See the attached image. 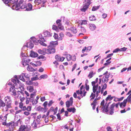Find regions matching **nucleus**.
<instances>
[{"mask_svg":"<svg viewBox=\"0 0 131 131\" xmlns=\"http://www.w3.org/2000/svg\"><path fill=\"white\" fill-rule=\"evenodd\" d=\"M111 102H110L107 104L106 103L105 104V100H103L101 103V106L100 107L101 108L102 111H105L106 112H107L109 111V114L112 115L114 113V103L111 105L108 108L109 104Z\"/></svg>","mask_w":131,"mask_h":131,"instance_id":"f257e3e1","label":"nucleus"},{"mask_svg":"<svg viewBox=\"0 0 131 131\" xmlns=\"http://www.w3.org/2000/svg\"><path fill=\"white\" fill-rule=\"evenodd\" d=\"M12 82L15 85H14V87L16 86L17 89L19 88L20 89V90L21 91H23L24 90V85L22 84L17 79H13L12 80Z\"/></svg>","mask_w":131,"mask_h":131,"instance_id":"f03ea898","label":"nucleus"},{"mask_svg":"<svg viewBox=\"0 0 131 131\" xmlns=\"http://www.w3.org/2000/svg\"><path fill=\"white\" fill-rule=\"evenodd\" d=\"M93 86L92 90L93 92L95 93L96 92V97H97L99 95V93L101 92V87L100 86H98V84L97 83L96 85H92Z\"/></svg>","mask_w":131,"mask_h":131,"instance_id":"7ed1b4c3","label":"nucleus"},{"mask_svg":"<svg viewBox=\"0 0 131 131\" xmlns=\"http://www.w3.org/2000/svg\"><path fill=\"white\" fill-rule=\"evenodd\" d=\"M22 102L21 101V102L19 103V107L22 110V111H25L27 110L28 112L30 111L31 110V107L30 106H28L26 107V106H23V104Z\"/></svg>","mask_w":131,"mask_h":131,"instance_id":"20e7f679","label":"nucleus"},{"mask_svg":"<svg viewBox=\"0 0 131 131\" xmlns=\"http://www.w3.org/2000/svg\"><path fill=\"white\" fill-rule=\"evenodd\" d=\"M17 91V97L19 99L20 101L23 102L25 99V98L24 97V93L22 92V91Z\"/></svg>","mask_w":131,"mask_h":131,"instance_id":"39448f33","label":"nucleus"},{"mask_svg":"<svg viewBox=\"0 0 131 131\" xmlns=\"http://www.w3.org/2000/svg\"><path fill=\"white\" fill-rule=\"evenodd\" d=\"M30 127L24 125H21L19 129V131H30Z\"/></svg>","mask_w":131,"mask_h":131,"instance_id":"423d86ee","label":"nucleus"},{"mask_svg":"<svg viewBox=\"0 0 131 131\" xmlns=\"http://www.w3.org/2000/svg\"><path fill=\"white\" fill-rule=\"evenodd\" d=\"M48 49L46 50V52L48 54L54 53L55 52V49L54 47L48 46Z\"/></svg>","mask_w":131,"mask_h":131,"instance_id":"0eeeda50","label":"nucleus"},{"mask_svg":"<svg viewBox=\"0 0 131 131\" xmlns=\"http://www.w3.org/2000/svg\"><path fill=\"white\" fill-rule=\"evenodd\" d=\"M6 104L11 105L12 102V100L10 96H7L4 98Z\"/></svg>","mask_w":131,"mask_h":131,"instance_id":"6e6552de","label":"nucleus"},{"mask_svg":"<svg viewBox=\"0 0 131 131\" xmlns=\"http://www.w3.org/2000/svg\"><path fill=\"white\" fill-rule=\"evenodd\" d=\"M55 59L59 62H62L65 59L64 57H61L60 55L57 54L55 56Z\"/></svg>","mask_w":131,"mask_h":131,"instance_id":"1a4fd4ad","label":"nucleus"},{"mask_svg":"<svg viewBox=\"0 0 131 131\" xmlns=\"http://www.w3.org/2000/svg\"><path fill=\"white\" fill-rule=\"evenodd\" d=\"M20 4H21V1H19L17 4L13 5L12 6L13 9L16 10H18L20 8Z\"/></svg>","mask_w":131,"mask_h":131,"instance_id":"9d476101","label":"nucleus"},{"mask_svg":"<svg viewBox=\"0 0 131 131\" xmlns=\"http://www.w3.org/2000/svg\"><path fill=\"white\" fill-rule=\"evenodd\" d=\"M37 110L39 111L40 112L44 113L46 112L48 110L47 108H43L41 106H39L37 108Z\"/></svg>","mask_w":131,"mask_h":131,"instance_id":"9b49d317","label":"nucleus"},{"mask_svg":"<svg viewBox=\"0 0 131 131\" xmlns=\"http://www.w3.org/2000/svg\"><path fill=\"white\" fill-rule=\"evenodd\" d=\"M8 114H6L4 117L2 115H1V118L0 121L2 123H6L7 116Z\"/></svg>","mask_w":131,"mask_h":131,"instance_id":"f8f14e48","label":"nucleus"},{"mask_svg":"<svg viewBox=\"0 0 131 131\" xmlns=\"http://www.w3.org/2000/svg\"><path fill=\"white\" fill-rule=\"evenodd\" d=\"M90 5V4L89 2L88 3H85L83 7L81 9V10L82 12H85L87 9Z\"/></svg>","mask_w":131,"mask_h":131,"instance_id":"ddd939ff","label":"nucleus"},{"mask_svg":"<svg viewBox=\"0 0 131 131\" xmlns=\"http://www.w3.org/2000/svg\"><path fill=\"white\" fill-rule=\"evenodd\" d=\"M99 98L95 99L94 100L92 103L91 104V105H93L92 107V109L93 110H94L95 109V106L97 104V101L99 99Z\"/></svg>","mask_w":131,"mask_h":131,"instance_id":"4468645a","label":"nucleus"},{"mask_svg":"<svg viewBox=\"0 0 131 131\" xmlns=\"http://www.w3.org/2000/svg\"><path fill=\"white\" fill-rule=\"evenodd\" d=\"M27 89L30 92H33V93H36V89H34L33 86H30L27 87Z\"/></svg>","mask_w":131,"mask_h":131,"instance_id":"2eb2a0df","label":"nucleus"},{"mask_svg":"<svg viewBox=\"0 0 131 131\" xmlns=\"http://www.w3.org/2000/svg\"><path fill=\"white\" fill-rule=\"evenodd\" d=\"M3 109H2V111H7L8 110V108H11L12 107L11 105H9V106L8 104H6V106L2 107Z\"/></svg>","mask_w":131,"mask_h":131,"instance_id":"dca6fc26","label":"nucleus"},{"mask_svg":"<svg viewBox=\"0 0 131 131\" xmlns=\"http://www.w3.org/2000/svg\"><path fill=\"white\" fill-rule=\"evenodd\" d=\"M58 44L57 41H51L50 42L49 46L55 48L56 46Z\"/></svg>","mask_w":131,"mask_h":131,"instance_id":"f3484780","label":"nucleus"},{"mask_svg":"<svg viewBox=\"0 0 131 131\" xmlns=\"http://www.w3.org/2000/svg\"><path fill=\"white\" fill-rule=\"evenodd\" d=\"M14 88V87H11L9 89V92H11L12 93V95L15 96L17 95L16 92V90Z\"/></svg>","mask_w":131,"mask_h":131,"instance_id":"a211bd4d","label":"nucleus"},{"mask_svg":"<svg viewBox=\"0 0 131 131\" xmlns=\"http://www.w3.org/2000/svg\"><path fill=\"white\" fill-rule=\"evenodd\" d=\"M96 26L94 24H89V28L91 30H94L96 29Z\"/></svg>","mask_w":131,"mask_h":131,"instance_id":"6ab92c4d","label":"nucleus"},{"mask_svg":"<svg viewBox=\"0 0 131 131\" xmlns=\"http://www.w3.org/2000/svg\"><path fill=\"white\" fill-rule=\"evenodd\" d=\"M30 56L31 57H37L38 54L37 53L31 51Z\"/></svg>","mask_w":131,"mask_h":131,"instance_id":"aec40b11","label":"nucleus"},{"mask_svg":"<svg viewBox=\"0 0 131 131\" xmlns=\"http://www.w3.org/2000/svg\"><path fill=\"white\" fill-rule=\"evenodd\" d=\"M32 9V5L31 4L29 3L27 6H26V10L27 11L31 10Z\"/></svg>","mask_w":131,"mask_h":131,"instance_id":"412c9836","label":"nucleus"},{"mask_svg":"<svg viewBox=\"0 0 131 131\" xmlns=\"http://www.w3.org/2000/svg\"><path fill=\"white\" fill-rule=\"evenodd\" d=\"M26 46L28 48H32L34 47V45L32 42L30 41L27 43Z\"/></svg>","mask_w":131,"mask_h":131,"instance_id":"4be33fe9","label":"nucleus"},{"mask_svg":"<svg viewBox=\"0 0 131 131\" xmlns=\"http://www.w3.org/2000/svg\"><path fill=\"white\" fill-rule=\"evenodd\" d=\"M43 34L45 37H50L52 36V34L49 32L47 31H45L43 32Z\"/></svg>","mask_w":131,"mask_h":131,"instance_id":"5701e85b","label":"nucleus"},{"mask_svg":"<svg viewBox=\"0 0 131 131\" xmlns=\"http://www.w3.org/2000/svg\"><path fill=\"white\" fill-rule=\"evenodd\" d=\"M114 97L113 96H112L111 95H109L105 99V101L106 102L108 101H111L114 98Z\"/></svg>","mask_w":131,"mask_h":131,"instance_id":"b1692460","label":"nucleus"},{"mask_svg":"<svg viewBox=\"0 0 131 131\" xmlns=\"http://www.w3.org/2000/svg\"><path fill=\"white\" fill-rule=\"evenodd\" d=\"M27 70L29 71L34 72L36 71V69H35L32 68L31 66H28L27 68Z\"/></svg>","mask_w":131,"mask_h":131,"instance_id":"393cba45","label":"nucleus"},{"mask_svg":"<svg viewBox=\"0 0 131 131\" xmlns=\"http://www.w3.org/2000/svg\"><path fill=\"white\" fill-rule=\"evenodd\" d=\"M67 110L69 112H72L73 113H74L76 111V109L74 107H70L67 108Z\"/></svg>","mask_w":131,"mask_h":131,"instance_id":"a878e982","label":"nucleus"},{"mask_svg":"<svg viewBox=\"0 0 131 131\" xmlns=\"http://www.w3.org/2000/svg\"><path fill=\"white\" fill-rule=\"evenodd\" d=\"M72 104L73 103L72 102L68 101L66 102V106L67 107L69 108L70 106H72Z\"/></svg>","mask_w":131,"mask_h":131,"instance_id":"bb28decb","label":"nucleus"},{"mask_svg":"<svg viewBox=\"0 0 131 131\" xmlns=\"http://www.w3.org/2000/svg\"><path fill=\"white\" fill-rule=\"evenodd\" d=\"M126 100H124L123 102H121L119 104L120 106L121 107H122V106L124 107L125 106L126 103Z\"/></svg>","mask_w":131,"mask_h":131,"instance_id":"cd10ccee","label":"nucleus"},{"mask_svg":"<svg viewBox=\"0 0 131 131\" xmlns=\"http://www.w3.org/2000/svg\"><path fill=\"white\" fill-rule=\"evenodd\" d=\"M30 41L33 43H37L36 39L34 37H31L30 38Z\"/></svg>","mask_w":131,"mask_h":131,"instance_id":"c85d7f7f","label":"nucleus"},{"mask_svg":"<svg viewBox=\"0 0 131 131\" xmlns=\"http://www.w3.org/2000/svg\"><path fill=\"white\" fill-rule=\"evenodd\" d=\"M24 77V73H22L19 76V79L20 80L22 81L23 82H25V80Z\"/></svg>","mask_w":131,"mask_h":131,"instance_id":"c756f323","label":"nucleus"},{"mask_svg":"<svg viewBox=\"0 0 131 131\" xmlns=\"http://www.w3.org/2000/svg\"><path fill=\"white\" fill-rule=\"evenodd\" d=\"M70 30L74 34L76 33L77 31V29L75 27H71L70 28Z\"/></svg>","mask_w":131,"mask_h":131,"instance_id":"7c9ffc66","label":"nucleus"},{"mask_svg":"<svg viewBox=\"0 0 131 131\" xmlns=\"http://www.w3.org/2000/svg\"><path fill=\"white\" fill-rule=\"evenodd\" d=\"M66 58L68 61H69L71 59V56L69 54H67L66 55Z\"/></svg>","mask_w":131,"mask_h":131,"instance_id":"2f4dec72","label":"nucleus"},{"mask_svg":"<svg viewBox=\"0 0 131 131\" xmlns=\"http://www.w3.org/2000/svg\"><path fill=\"white\" fill-rule=\"evenodd\" d=\"M59 36L60 37H59L58 38V40H62L64 36V34L62 32H61L59 34Z\"/></svg>","mask_w":131,"mask_h":131,"instance_id":"473e14b6","label":"nucleus"},{"mask_svg":"<svg viewBox=\"0 0 131 131\" xmlns=\"http://www.w3.org/2000/svg\"><path fill=\"white\" fill-rule=\"evenodd\" d=\"M89 19L90 21H94L96 20V19L94 16L91 15L89 17Z\"/></svg>","mask_w":131,"mask_h":131,"instance_id":"72a5a7b5","label":"nucleus"},{"mask_svg":"<svg viewBox=\"0 0 131 131\" xmlns=\"http://www.w3.org/2000/svg\"><path fill=\"white\" fill-rule=\"evenodd\" d=\"M42 0H35L34 1V3L36 5H38L41 3Z\"/></svg>","mask_w":131,"mask_h":131,"instance_id":"f704fd0d","label":"nucleus"},{"mask_svg":"<svg viewBox=\"0 0 131 131\" xmlns=\"http://www.w3.org/2000/svg\"><path fill=\"white\" fill-rule=\"evenodd\" d=\"M94 74L93 71H91L88 74V77L90 79H91L93 77Z\"/></svg>","mask_w":131,"mask_h":131,"instance_id":"c9c22d12","label":"nucleus"},{"mask_svg":"<svg viewBox=\"0 0 131 131\" xmlns=\"http://www.w3.org/2000/svg\"><path fill=\"white\" fill-rule=\"evenodd\" d=\"M20 8L21 9H24L26 8V4L25 3L23 4L21 3V4H20Z\"/></svg>","mask_w":131,"mask_h":131,"instance_id":"e433bc0d","label":"nucleus"},{"mask_svg":"<svg viewBox=\"0 0 131 131\" xmlns=\"http://www.w3.org/2000/svg\"><path fill=\"white\" fill-rule=\"evenodd\" d=\"M88 21L86 20H81V25H85L87 24Z\"/></svg>","mask_w":131,"mask_h":131,"instance_id":"4c0bfd02","label":"nucleus"},{"mask_svg":"<svg viewBox=\"0 0 131 131\" xmlns=\"http://www.w3.org/2000/svg\"><path fill=\"white\" fill-rule=\"evenodd\" d=\"M24 59H22V61L21 62L22 64L23 65L24 67H25V66L28 65V63L26 61H24Z\"/></svg>","mask_w":131,"mask_h":131,"instance_id":"58836bf2","label":"nucleus"},{"mask_svg":"<svg viewBox=\"0 0 131 131\" xmlns=\"http://www.w3.org/2000/svg\"><path fill=\"white\" fill-rule=\"evenodd\" d=\"M24 77L26 78L27 80H30V76L27 73H24Z\"/></svg>","mask_w":131,"mask_h":131,"instance_id":"ea45409f","label":"nucleus"},{"mask_svg":"<svg viewBox=\"0 0 131 131\" xmlns=\"http://www.w3.org/2000/svg\"><path fill=\"white\" fill-rule=\"evenodd\" d=\"M98 79L97 78L95 80V81H92L91 82L92 85H96V84L98 82Z\"/></svg>","mask_w":131,"mask_h":131,"instance_id":"a19ab883","label":"nucleus"},{"mask_svg":"<svg viewBox=\"0 0 131 131\" xmlns=\"http://www.w3.org/2000/svg\"><path fill=\"white\" fill-rule=\"evenodd\" d=\"M125 100H126V102L127 101L128 102L131 103V96H128L127 98Z\"/></svg>","mask_w":131,"mask_h":131,"instance_id":"79ce46f5","label":"nucleus"},{"mask_svg":"<svg viewBox=\"0 0 131 131\" xmlns=\"http://www.w3.org/2000/svg\"><path fill=\"white\" fill-rule=\"evenodd\" d=\"M108 80V79H106V78H104V77H103V78L102 79V82L103 83H107Z\"/></svg>","mask_w":131,"mask_h":131,"instance_id":"37998d69","label":"nucleus"},{"mask_svg":"<svg viewBox=\"0 0 131 131\" xmlns=\"http://www.w3.org/2000/svg\"><path fill=\"white\" fill-rule=\"evenodd\" d=\"M31 100H32V102L33 105H35L38 102V101L37 100H34V99H31Z\"/></svg>","mask_w":131,"mask_h":131,"instance_id":"c03bdc74","label":"nucleus"},{"mask_svg":"<svg viewBox=\"0 0 131 131\" xmlns=\"http://www.w3.org/2000/svg\"><path fill=\"white\" fill-rule=\"evenodd\" d=\"M47 75L46 74L42 75L40 76V78L41 79H46L47 78Z\"/></svg>","mask_w":131,"mask_h":131,"instance_id":"a18cd8bd","label":"nucleus"},{"mask_svg":"<svg viewBox=\"0 0 131 131\" xmlns=\"http://www.w3.org/2000/svg\"><path fill=\"white\" fill-rule=\"evenodd\" d=\"M57 25L59 29L61 30H62L64 28L61 24H58Z\"/></svg>","mask_w":131,"mask_h":131,"instance_id":"49530a36","label":"nucleus"},{"mask_svg":"<svg viewBox=\"0 0 131 131\" xmlns=\"http://www.w3.org/2000/svg\"><path fill=\"white\" fill-rule=\"evenodd\" d=\"M38 42L39 43L42 45L43 46H47V45L45 43L41 41L40 40H39Z\"/></svg>","mask_w":131,"mask_h":131,"instance_id":"de8ad7c7","label":"nucleus"},{"mask_svg":"<svg viewBox=\"0 0 131 131\" xmlns=\"http://www.w3.org/2000/svg\"><path fill=\"white\" fill-rule=\"evenodd\" d=\"M38 52L39 53L41 54L45 55V53L43 51L41 50V49H39L38 50Z\"/></svg>","mask_w":131,"mask_h":131,"instance_id":"09e8293b","label":"nucleus"},{"mask_svg":"<svg viewBox=\"0 0 131 131\" xmlns=\"http://www.w3.org/2000/svg\"><path fill=\"white\" fill-rule=\"evenodd\" d=\"M37 58L38 59H43L44 60H46V58L44 56L42 55H41L38 57Z\"/></svg>","mask_w":131,"mask_h":131,"instance_id":"8fccbe9b","label":"nucleus"},{"mask_svg":"<svg viewBox=\"0 0 131 131\" xmlns=\"http://www.w3.org/2000/svg\"><path fill=\"white\" fill-rule=\"evenodd\" d=\"M54 103V102L52 100L50 101L48 103V106L49 107L50 106Z\"/></svg>","mask_w":131,"mask_h":131,"instance_id":"3c124183","label":"nucleus"},{"mask_svg":"<svg viewBox=\"0 0 131 131\" xmlns=\"http://www.w3.org/2000/svg\"><path fill=\"white\" fill-rule=\"evenodd\" d=\"M66 35L69 37H71L73 35L71 34L70 32H67L66 33Z\"/></svg>","mask_w":131,"mask_h":131,"instance_id":"603ef678","label":"nucleus"},{"mask_svg":"<svg viewBox=\"0 0 131 131\" xmlns=\"http://www.w3.org/2000/svg\"><path fill=\"white\" fill-rule=\"evenodd\" d=\"M99 6H93L92 9V11H95L99 8Z\"/></svg>","mask_w":131,"mask_h":131,"instance_id":"864d4df0","label":"nucleus"},{"mask_svg":"<svg viewBox=\"0 0 131 131\" xmlns=\"http://www.w3.org/2000/svg\"><path fill=\"white\" fill-rule=\"evenodd\" d=\"M95 96V94H93V93H91V94L90 96V97H92V98L91 99V100L92 99H94Z\"/></svg>","mask_w":131,"mask_h":131,"instance_id":"5fc2aeb1","label":"nucleus"},{"mask_svg":"<svg viewBox=\"0 0 131 131\" xmlns=\"http://www.w3.org/2000/svg\"><path fill=\"white\" fill-rule=\"evenodd\" d=\"M8 3L11 4H14L15 3H16V0H9Z\"/></svg>","mask_w":131,"mask_h":131,"instance_id":"6e6d98bb","label":"nucleus"},{"mask_svg":"<svg viewBox=\"0 0 131 131\" xmlns=\"http://www.w3.org/2000/svg\"><path fill=\"white\" fill-rule=\"evenodd\" d=\"M41 116L40 115H39L37 116L36 121L37 122H40V119L41 118Z\"/></svg>","mask_w":131,"mask_h":131,"instance_id":"4d7b16f0","label":"nucleus"},{"mask_svg":"<svg viewBox=\"0 0 131 131\" xmlns=\"http://www.w3.org/2000/svg\"><path fill=\"white\" fill-rule=\"evenodd\" d=\"M23 59L25 60L24 61H26V62L27 63H28L31 61L30 59L28 58H24Z\"/></svg>","mask_w":131,"mask_h":131,"instance_id":"13d9d810","label":"nucleus"},{"mask_svg":"<svg viewBox=\"0 0 131 131\" xmlns=\"http://www.w3.org/2000/svg\"><path fill=\"white\" fill-rule=\"evenodd\" d=\"M58 61H57V60L55 61L54 62H53V63L55 65V66H56V67H57V66L59 65V63H58Z\"/></svg>","mask_w":131,"mask_h":131,"instance_id":"bf43d9fd","label":"nucleus"},{"mask_svg":"<svg viewBox=\"0 0 131 131\" xmlns=\"http://www.w3.org/2000/svg\"><path fill=\"white\" fill-rule=\"evenodd\" d=\"M58 110V107H56V108L54 109V110L53 112H54V115H55L57 113Z\"/></svg>","mask_w":131,"mask_h":131,"instance_id":"052dcab7","label":"nucleus"},{"mask_svg":"<svg viewBox=\"0 0 131 131\" xmlns=\"http://www.w3.org/2000/svg\"><path fill=\"white\" fill-rule=\"evenodd\" d=\"M53 37L55 39H57L58 38V36L57 34L54 33V35L53 36Z\"/></svg>","mask_w":131,"mask_h":131,"instance_id":"680f3d73","label":"nucleus"},{"mask_svg":"<svg viewBox=\"0 0 131 131\" xmlns=\"http://www.w3.org/2000/svg\"><path fill=\"white\" fill-rule=\"evenodd\" d=\"M107 85L106 83H105L103 85V87L102 88V89L105 90V89L107 88Z\"/></svg>","mask_w":131,"mask_h":131,"instance_id":"e2e57ef3","label":"nucleus"},{"mask_svg":"<svg viewBox=\"0 0 131 131\" xmlns=\"http://www.w3.org/2000/svg\"><path fill=\"white\" fill-rule=\"evenodd\" d=\"M47 104H48V103L47 101L45 102L43 104V106L44 107V108H47L46 107Z\"/></svg>","mask_w":131,"mask_h":131,"instance_id":"0e129e2a","label":"nucleus"},{"mask_svg":"<svg viewBox=\"0 0 131 131\" xmlns=\"http://www.w3.org/2000/svg\"><path fill=\"white\" fill-rule=\"evenodd\" d=\"M36 64L37 66H40L41 65V62L39 61H38L36 62Z\"/></svg>","mask_w":131,"mask_h":131,"instance_id":"69168bd1","label":"nucleus"},{"mask_svg":"<svg viewBox=\"0 0 131 131\" xmlns=\"http://www.w3.org/2000/svg\"><path fill=\"white\" fill-rule=\"evenodd\" d=\"M81 31L83 32H86V30L83 27H81Z\"/></svg>","mask_w":131,"mask_h":131,"instance_id":"338daca9","label":"nucleus"},{"mask_svg":"<svg viewBox=\"0 0 131 131\" xmlns=\"http://www.w3.org/2000/svg\"><path fill=\"white\" fill-rule=\"evenodd\" d=\"M106 129L107 131H113L111 128L109 126L107 127Z\"/></svg>","mask_w":131,"mask_h":131,"instance_id":"774afa93","label":"nucleus"}]
</instances>
